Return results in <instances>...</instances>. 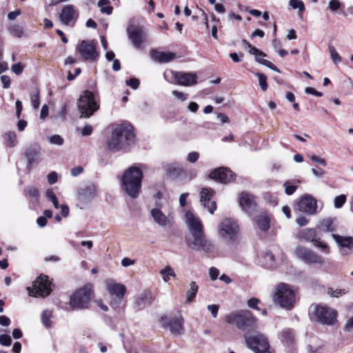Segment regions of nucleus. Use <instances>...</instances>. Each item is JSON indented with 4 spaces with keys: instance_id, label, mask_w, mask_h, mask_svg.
Instances as JSON below:
<instances>
[{
    "instance_id": "nucleus-20",
    "label": "nucleus",
    "mask_w": 353,
    "mask_h": 353,
    "mask_svg": "<svg viewBox=\"0 0 353 353\" xmlns=\"http://www.w3.org/2000/svg\"><path fill=\"white\" fill-rule=\"evenodd\" d=\"M172 74L179 85L191 86L196 83L197 76L194 72H173Z\"/></svg>"
},
{
    "instance_id": "nucleus-48",
    "label": "nucleus",
    "mask_w": 353,
    "mask_h": 353,
    "mask_svg": "<svg viewBox=\"0 0 353 353\" xmlns=\"http://www.w3.org/2000/svg\"><path fill=\"white\" fill-rule=\"evenodd\" d=\"M346 201V196L345 194H341L337 196L334 199V207L336 208H341Z\"/></svg>"
},
{
    "instance_id": "nucleus-54",
    "label": "nucleus",
    "mask_w": 353,
    "mask_h": 353,
    "mask_svg": "<svg viewBox=\"0 0 353 353\" xmlns=\"http://www.w3.org/2000/svg\"><path fill=\"white\" fill-rule=\"evenodd\" d=\"M341 6V2L339 0H331L329 2L328 8L332 11H336Z\"/></svg>"
},
{
    "instance_id": "nucleus-61",
    "label": "nucleus",
    "mask_w": 353,
    "mask_h": 353,
    "mask_svg": "<svg viewBox=\"0 0 353 353\" xmlns=\"http://www.w3.org/2000/svg\"><path fill=\"white\" fill-rule=\"evenodd\" d=\"M310 159L313 162L318 163L322 165L323 166L326 165L325 160L324 159H322V158L316 156V155H312L310 157Z\"/></svg>"
},
{
    "instance_id": "nucleus-15",
    "label": "nucleus",
    "mask_w": 353,
    "mask_h": 353,
    "mask_svg": "<svg viewBox=\"0 0 353 353\" xmlns=\"http://www.w3.org/2000/svg\"><path fill=\"white\" fill-rule=\"evenodd\" d=\"M298 210L306 214L313 215L317 213L316 200L310 194H305L297 203Z\"/></svg>"
},
{
    "instance_id": "nucleus-11",
    "label": "nucleus",
    "mask_w": 353,
    "mask_h": 353,
    "mask_svg": "<svg viewBox=\"0 0 353 353\" xmlns=\"http://www.w3.org/2000/svg\"><path fill=\"white\" fill-rule=\"evenodd\" d=\"M313 319L323 325H333L336 321L337 312L326 305H316L312 312Z\"/></svg>"
},
{
    "instance_id": "nucleus-34",
    "label": "nucleus",
    "mask_w": 353,
    "mask_h": 353,
    "mask_svg": "<svg viewBox=\"0 0 353 353\" xmlns=\"http://www.w3.org/2000/svg\"><path fill=\"white\" fill-rule=\"evenodd\" d=\"M265 56H266L265 54V55L257 54L255 57V60L260 64H262V65L269 68L270 69H271L278 73H280L281 72L280 70L274 64L271 63L270 61H268L264 59V57Z\"/></svg>"
},
{
    "instance_id": "nucleus-51",
    "label": "nucleus",
    "mask_w": 353,
    "mask_h": 353,
    "mask_svg": "<svg viewBox=\"0 0 353 353\" xmlns=\"http://www.w3.org/2000/svg\"><path fill=\"white\" fill-rule=\"evenodd\" d=\"M199 158V153L198 152H191L188 154L187 161L191 163H196Z\"/></svg>"
},
{
    "instance_id": "nucleus-29",
    "label": "nucleus",
    "mask_w": 353,
    "mask_h": 353,
    "mask_svg": "<svg viewBox=\"0 0 353 353\" xmlns=\"http://www.w3.org/2000/svg\"><path fill=\"white\" fill-rule=\"evenodd\" d=\"M254 223L259 229L263 232H266L270 228V220L269 216L265 214H260L254 217Z\"/></svg>"
},
{
    "instance_id": "nucleus-32",
    "label": "nucleus",
    "mask_w": 353,
    "mask_h": 353,
    "mask_svg": "<svg viewBox=\"0 0 353 353\" xmlns=\"http://www.w3.org/2000/svg\"><path fill=\"white\" fill-rule=\"evenodd\" d=\"M334 220L332 218H326L322 219L319 224V228L326 232H332L336 230V226L334 223Z\"/></svg>"
},
{
    "instance_id": "nucleus-10",
    "label": "nucleus",
    "mask_w": 353,
    "mask_h": 353,
    "mask_svg": "<svg viewBox=\"0 0 353 353\" xmlns=\"http://www.w3.org/2000/svg\"><path fill=\"white\" fill-rule=\"evenodd\" d=\"M28 294L32 296L45 297L48 296L51 291V281L46 275L41 274L32 283V287H28Z\"/></svg>"
},
{
    "instance_id": "nucleus-4",
    "label": "nucleus",
    "mask_w": 353,
    "mask_h": 353,
    "mask_svg": "<svg viewBox=\"0 0 353 353\" xmlns=\"http://www.w3.org/2000/svg\"><path fill=\"white\" fill-rule=\"evenodd\" d=\"M273 301L283 308L291 310L296 303L295 292L289 285L281 283L275 288Z\"/></svg>"
},
{
    "instance_id": "nucleus-18",
    "label": "nucleus",
    "mask_w": 353,
    "mask_h": 353,
    "mask_svg": "<svg viewBox=\"0 0 353 353\" xmlns=\"http://www.w3.org/2000/svg\"><path fill=\"white\" fill-rule=\"evenodd\" d=\"M209 177L222 183H228L234 180L233 172L225 167H221L212 171Z\"/></svg>"
},
{
    "instance_id": "nucleus-39",
    "label": "nucleus",
    "mask_w": 353,
    "mask_h": 353,
    "mask_svg": "<svg viewBox=\"0 0 353 353\" xmlns=\"http://www.w3.org/2000/svg\"><path fill=\"white\" fill-rule=\"evenodd\" d=\"M347 293L345 289H334L328 288L327 289V294L331 297L339 298Z\"/></svg>"
},
{
    "instance_id": "nucleus-8",
    "label": "nucleus",
    "mask_w": 353,
    "mask_h": 353,
    "mask_svg": "<svg viewBox=\"0 0 353 353\" xmlns=\"http://www.w3.org/2000/svg\"><path fill=\"white\" fill-rule=\"evenodd\" d=\"M244 338L248 347L255 353H271L268 351V341L263 334L254 331L252 333H245Z\"/></svg>"
},
{
    "instance_id": "nucleus-1",
    "label": "nucleus",
    "mask_w": 353,
    "mask_h": 353,
    "mask_svg": "<svg viewBox=\"0 0 353 353\" xmlns=\"http://www.w3.org/2000/svg\"><path fill=\"white\" fill-rule=\"evenodd\" d=\"M132 128L129 125H118L112 131L110 138L107 141L108 148L112 152H117L129 145L134 139Z\"/></svg>"
},
{
    "instance_id": "nucleus-22",
    "label": "nucleus",
    "mask_w": 353,
    "mask_h": 353,
    "mask_svg": "<svg viewBox=\"0 0 353 353\" xmlns=\"http://www.w3.org/2000/svg\"><path fill=\"white\" fill-rule=\"evenodd\" d=\"M332 238L341 249V253L346 255L353 250V237L343 236L336 234H332Z\"/></svg>"
},
{
    "instance_id": "nucleus-63",
    "label": "nucleus",
    "mask_w": 353,
    "mask_h": 353,
    "mask_svg": "<svg viewBox=\"0 0 353 353\" xmlns=\"http://www.w3.org/2000/svg\"><path fill=\"white\" fill-rule=\"evenodd\" d=\"M92 127L90 125H85L84 128L81 130V134L83 136H89L92 132Z\"/></svg>"
},
{
    "instance_id": "nucleus-47",
    "label": "nucleus",
    "mask_w": 353,
    "mask_h": 353,
    "mask_svg": "<svg viewBox=\"0 0 353 353\" xmlns=\"http://www.w3.org/2000/svg\"><path fill=\"white\" fill-rule=\"evenodd\" d=\"M290 5L293 9L298 8L299 11L301 12H303L305 9L303 3L300 0H290Z\"/></svg>"
},
{
    "instance_id": "nucleus-7",
    "label": "nucleus",
    "mask_w": 353,
    "mask_h": 353,
    "mask_svg": "<svg viewBox=\"0 0 353 353\" xmlns=\"http://www.w3.org/2000/svg\"><path fill=\"white\" fill-rule=\"evenodd\" d=\"M94 94L89 90H85L80 96L78 101V108L80 112V117L88 118L99 109V105L96 101Z\"/></svg>"
},
{
    "instance_id": "nucleus-5",
    "label": "nucleus",
    "mask_w": 353,
    "mask_h": 353,
    "mask_svg": "<svg viewBox=\"0 0 353 353\" xmlns=\"http://www.w3.org/2000/svg\"><path fill=\"white\" fill-rule=\"evenodd\" d=\"M93 291L90 285H85L74 292L70 299L69 305L72 310H84L89 307Z\"/></svg>"
},
{
    "instance_id": "nucleus-36",
    "label": "nucleus",
    "mask_w": 353,
    "mask_h": 353,
    "mask_svg": "<svg viewBox=\"0 0 353 353\" xmlns=\"http://www.w3.org/2000/svg\"><path fill=\"white\" fill-rule=\"evenodd\" d=\"M160 274L163 276V280L164 282L167 283L170 277H176V274L170 265L165 266L163 269L161 270L159 272Z\"/></svg>"
},
{
    "instance_id": "nucleus-19",
    "label": "nucleus",
    "mask_w": 353,
    "mask_h": 353,
    "mask_svg": "<svg viewBox=\"0 0 353 353\" xmlns=\"http://www.w3.org/2000/svg\"><path fill=\"white\" fill-rule=\"evenodd\" d=\"M77 17L78 13L72 5L64 6L59 15L60 21L65 26L73 25Z\"/></svg>"
},
{
    "instance_id": "nucleus-3",
    "label": "nucleus",
    "mask_w": 353,
    "mask_h": 353,
    "mask_svg": "<svg viewBox=\"0 0 353 353\" xmlns=\"http://www.w3.org/2000/svg\"><path fill=\"white\" fill-rule=\"evenodd\" d=\"M225 320L242 330L254 329L258 325L257 318L249 310L232 312L225 316Z\"/></svg>"
},
{
    "instance_id": "nucleus-31",
    "label": "nucleus",
    "mask_w": 353,
    "mask_h": 353,
    "mask_svg": "<svg viewBox=\"0 0 353 353\" xmlns=\"http://www.w3.org/2000/svg\"><path fill=\"white\" fill-rule=\"evenodd\" d=\"M152 295L150 292L145 291L140 294L136 300V305L139 309L143 308L147 304L151 303Z\"/></svg>"
},
{
    "instance_id": "nucleus-27",
    "label": "nucleus",
    "mask_w": 353,
    "mask_h": 353,
    "mask_svg": "<svg viewBox=\"0 0 353 353\" xmlns=\"http://www.w3.org/2000/svg\"><path fill=\"white\" fill-rule=\"evenodd\" d=\"M151 58L160 63L170 62L176 58V54L171 52H159L155 50H150Z\"/></svg>"
},
{
    "instance_id": "nucleus-6",
    "label": "nucleus",
    "mask_w": 353,
    "mask_h": 353,
    "mask_svg": "<svg viewBox=\"0 0 353 353\" xmlns=\"http://www.w3.org/2000/svg\"><path fill=\"white\" fill-rule=\"evenodd\" d=\"M185 241L188 248L197 252L211 253L214 250V244L206 237L204 232L189 234L186 236Z\"/></svg>"
},
{
    "instance_id": "nucleus-58",
    "label": "nucleus",
    "mask_w": 353,
    "mask_h": 353,
    "mask_svg": "<svg viewBox=\"0 0 353 353\" xmlns=\"http://www.w3.org/2000/svg\"><path fill=\"white\" fill-rule=\"evenodd\" d=\"M208 310L211 312L214 318L217 316L219 311V306L217 305H208Z\"/></svg>"
},
{
    "instance_id": "nucleus-42",
    "label": "nucleus",
    "mask_w": 353,
    "mask_h": 353,
    "mask_svg": "<svg viewBox=\"0 0 353 353\" xmlns=\"http://www.w3.org/2000/svg\"><path fill=\"white\" fill-rule=\"evenodd\" d=\"M30 99L32 108L34 109L39 108L40 105V98L39 92L38 90H36L34 92L31 93Z\"/></svg>"
},
{
    "instance_id": "nucleus-17",
    "label": "nucleus",
    "mask_w": 353,
    "mask_h": 353,
    "mask_svg": "<svg viewBox=\"0 0 353 353\" xmlns=\"http://www.w3.org/2000/svg\"><path fill=\"white\" fill-rule=\"evenodd\" d=\"M107 290L111 295H114L116 296V301H111V305L113 307H117L120 304L125 293V285L120 283H115L112 281H108Z\"/></svg>"
},
{
    "instance_id": "nucleus-64",
    "label": "nucleus",
    "mask_w": 353,
    "mask_h": 353,
    "mask_svg": "<svg viewBox=\"0 0 353 353\" xmlns=\"http://www.w3.org/2000/svg\"><path fill=\"white\" fill-rule=\"evenodd\" d=\"M344 330L346 332L353 330V316L347 321L344 326Z\"/></svg>"
},
{
    "instance_id": "nucleus-25",
    "label": "nucleus",
    "mask_w": 353,
    "mask_h": 353,
    "mask_svg": "<svg viewBox=\"0 0 353 353\" xmlns=\"http://www.w3.org/2000/svg\"><path fill=\"white\" fill-rule=\"evenodd\" d=\"M239 205L243 210L250 212L254 210L256 207L255 197L248 193L241 192L239 194Z\"/></svg>"
},
{
    "instance_id": "nucleus-26",
    "label": "nucleus",
    "mask_w": 353,
    "mask_h": 353,
    "mask_svg": "<svg viewBox=\"0 0 353 353\" xmlns=\"http://www.w3.org/2000/svg\"><path fill=\"white\" fill-rule=\"evenodd\" d=\"M41 147L37 145L29 146L26 151V157L28 159V166L39 163L40 160Z\"/></svg>"
},
{
    "instance_id": "nucleus-12",
    "label": "nucleus",
    "mask_w": 353,
    "mask_h": 353,
    "mask_svg": "<svg viewBox=\"0 0 353 353\" xmlns=\"http://www.w3.org/2000/svg\"><path fill=\"white\" fill-rule=\"evenodd\" d=\"M126 31L133 46L137 49H141L148 37L145 28L139 25L130 24Z\"/></svg>"
},
{
    "instance_id": "nucleus-41",
    "label": "nucleus",
    "mask_w": 353,
    "mask_h": 353,
    "mask_svg": "<svg viewBox=\"0 0 353 353\" xmlns=\"http://www.w3.org/2000/svg\"><path fill=\"white\" fill-rule=\"evenodd\" d=\"M256 76L258 77L259 85L263 91H266L268 87L267 77L263 74L257 72Z\"/></svg>"
},
{
    "instance_id": "nucleus-21",
    "label": "nucleus",
    "mask_w": 353,
    "mask_h": 353,
    "mask_svg": "<svg viewBox=\"0 0 353 353\" xmlns=\"http://www.w3.org/2000/svg\"><path fill=\"white\" fill-rule=\"evenodd\" d=\"M185 222L188 227L190 234L204 232L203 226L200 219L196 216L192 212H187L185 213Z\"/></svg>"
},
{
    "instance_id": "nucleus-56",
    "label": "nucleus",
    "mask_w": 353,
    "mask_h": 353,
    "mask_svg": "<svg viewBox=\"0 0 353 353\" xmlns=\"http://www.w3.org/2000/svg\"><path fill=\"white\" fill-rule=\"evenodd\" d=\"M23 70V67L21 64V63H20V62L12 65V71L17 75L21 74Z\"/></svg>"
},
{
    "instance_id": "nucleus-62",
    "label": "nucleus",
    "mask_w": 353,
    "mask_h": 353,
    "mask_svg": "<svg viewBox=\"0 0 353 353\" xmlns=\"http://www.w3.org/2000/svg\"><path fill=\"white\" fill-rule=\"evenodd\" d=\"M57 174L56 172H52L48 175V181L50 184L52 185V184L55 183L57 182Z\"/></svg>"
},
{
    "instance_id": "nucleus-40",
    "label": "nucleus",
    "mask_w": 353,
    "mask_h": 353,
    "mask_svg": "<svg viewBox=\"0 0 353 353\" xmlns=\"http://www.w3.org/2000/svg\"><path fill=\"white\" fill-rule=\"evenodd\" d=\"M328 50L330 54L331 59L335 64H337L341 61V57L339 55V54L336 52L334 46H333L332 45H330L328 46Z\"/></svg>"
},
{
    "instance_id": "nucleus-13",
    "label": "nucleus",
    "mask_w": 353,
    "mask_h": 353,
    "mask_svg": "<svg viewBox=\"0 0 353 353\" xmlns=\"http://www.w3.org/2000/svg\"><path fill=\"white\" fill-rule=\"evenodd\" d=\"M294 252L298 259L307 264L323 265L325 263L323 257L304 246H297Z\"/></svg>"
},
{
    "instance_id": "nucleus-16",
    "label": "nucleus",
    "mask_w": 353,
    "mask_h": 353,
    "mask_svg": "<svg viewBox=\"0 0 353 353\" xmlns=\"http://www.w3.org/2000/svg\"><path fill=\"white\" fill-rule=\"evenodd\" d=\"M161 323L163 327L170 329L172 334L174 335H180L183 332V319L181 316L169 318L162 317Z\"/></svg>"
},
{
    "instance_id": "nucleus-33",
    "label": "nucleus",
    "mask_w": 353,
    "mask_h": 353,
    "mask_svg": "<svg viewBox=\"0 0 353 353\" xmlns=\"http://www.w3.org/2000/svg\"><path fill=\"white\" fill-rule=\"evenodd\" d=\"M198 292V285L196 282L192 281L190 283V288L187 290L185 293L186 296V303H191L193 301L196 294Z\"/></svg>"
},
{
    "instance_id": "nucleus-28",
    "label": "nucleus",
    "mask_w": 353,
    "mask_h": 353,
    "mask_svg": "<svg viewBox=\"0 0 353 353\" xmlns=\"http://www.w3.org/2000/svg\"><path fill=\"white\" fill-rule=\"evenodd\" d=\"M95 195V187L93 185L81 188L78 192V199L82 203L89 202Z\"/></svg>"
},
{
    "instance_id": "nucleus-44",
    "label": "nucleus",
    "mask_w": 353,
    "mask_h": 353,
    "mask_svg": "<svg viewBox=\"0 0 353 353\" xmlns=\"http://www.w3.org/2000/svg\"><path fill=\"white\" fill-rule=\"evenodd\" d=\"M48 141L53 145H61L63 144V139L59 134H54L48 138Z\"/></svg>"
},
{
    "instance_id": "nucleus-55",
    "label": "nucleus",
    "mask_w": 353,
    "mask_h": 353,
    "mask_svg": "<svg viewBox=\"0 0 353 353\" xmlns=\"http://www.w3.org/2000/svg\"><path fill=\"white\" fill-rule=\"evenodd\" d=\"M172 94L179 101H184L188 99V94H185L183 92L174 90L172 92Z\"/></svg>"
},
{
    "instance_id": "nucleus-35",
    "label": "nucleus",
    "mask_w": 353,
    "mask_h": 353,
    "mask_svg": "<svg viewBox=\"0 0 353 353\" xmlns=\"http://www.w3.org/2000/svg\"><path fill=\"white\" fill-rule=\"evenodd\" d=\"M4 139L7 146L12 148L17 143V134L14 132H8L4 134Z\"/></svg>"
},
{
    "instance_id": "nucleus-30",
    "label": "nucleus",
    "mask_w": 353,
    "mask_h": 353,
    "mask_svg": "<svg viewBox=\"0 0 353 353\" xmlns=\"http://www.w3.org/2000/svg\"><path fill=\"white\" fill-rule=\"evenodd\" d=\"M297 236L301 239L314 243L316 240V232L313 228H305L301 230L298 233Z\"/></svg>"
},
{
    "instance_id": "nucleus-59",
    "label": "nucleus",
    "mask_w": 353,
    "mask_h": 353,
    "mask_svg": "<svg viewBox=\"0 0 353 353\" xmlns=\"http://www.w3.org/2000/svg\"><path fill=\"white\" fill-rule=\"evenodd\" d=\"M1 81L3 83V88L7 89L10 86V78L7 75H2L1 77Z\"/></svg>"
},
{
    "instance_id": "nucleus-46",
    "label": "nucleus",
    "mask_w": 353,
    "mask_h": 353,
    "mask_svg": "<svg viewBox=\"0 0 353 353\" xmlns=\"http://www.w3.org/2000/svg\"><path fill=\"white\" fill-rule=\"evenodd\" d=\"M313 245L321 248V251L325 254H329L330 252L329 246L320 240L316 239Z\"/></svg>"
},
{
    "instance_id": "nucleus-52",
    "label": "nucleus",
    "mask_w": 353,
    "mask_h": 353,
    "mask_svg": "<svg viewBox=\"0 0 353 353\" xmlns=\"http://www.w3.org/2000/svg\"><path fill=\"white\" fill-rule=\"evenodd\" d=\"M126 85L131 87L132 89L136 90L138 88L140 81L138 79L131 78L129 80H127L125 82Z\"/></svg>"
},
{
    "instance_id": "nucleus-50",
    "label": "nucleus",
    "mask_w": 353,
    "mask_h": 353,
    "mask_svg": "<svg viewBox=\"0 0 353 353\" xmlns=\"http://www.w3.org/2000/svg\"><path fill=\"white\" fill-rule=\"evenodd\" d=\"M26 194L30 197L37 198L39 195V191L34 187H28L26 189Z\"/></svg>"
},
{
    "instance_id": "nucleus-9",
    "label": "nucleus",
    "mask_w": 353,
    "mask_h": 353,
    "mask_svg": "<svg viewBox=\"0 0 353 353\" xmlns=\"http://www.w3.org/2000/svg\"><path fill=\"white\" fill-rule=\"evenodd\" d=\"M239 234V226L235 221L230 218L223 219L219 224L218 234L228 243L236 241Z\"/></svg>"
},
{
    "instance_id": "nucleus-24",
    "label": "nucleus",
    "mask_w": 353,
    "mask_h": 353,
    "mask_svg": "<svg viewBox=\"0 0 353 353\" xmlns=\"http://www.w3.org/2000/svg\"><path fill=\"white\" fill-rule=\"evenodd\" d=\"M150 213L154 222L159 226L166 227L172 225L173 218L170 214L166 216L159 208L152 209Z\"/></svg>"
},
{
    "instance_id": "nucleus-57",
    "label": "nucleus",
    "mask_w": 353,
    "mask_h": 353,
    "mask_svg": "<svg viewBox=\"0 0 353 353\" xmlns=\"http://www.w3.org/2000/svg\"><path fill=\"white\" fill-rule=\"evenodd\" d=\"M260 301L256 298H251L248 301V307L255 309V310H259L258 307V304L259 303Z\"/></svg>"
},
{
    "instance_id": "nucleus-49",
    "label": "nucleus",
    "mask_w": 353,
    "mask_h": 353,
    "mask_svg": "<svg viewBox=\"0 0 353 353\" xmlns=\"http://www.w3.org/2000/svg\"><path fill=\"white\" fill-rule=\"evenodd\" d=\"M12 343V339L8 334H1L0 335V344L3 346H10Z\"/></svg>"
},
{
    "instance_id": "nucleus-60",
    "label": "nucleus",
    "mask_w": 353,
    "mask_h": 353,
    "mask_svg": "<svg viewBox=\"0 0 353 353\" xmlns=\"http://www.w3.org/2000/svg\"><path fill=\"white\" fill-rule=\"evenodd\" d=\"M209 274L212 280H216L219 274V271L216 268H211L209 270Z\"/></svg>"
},
{
    "instance_id": "nucleus-2",
    "label": "nucleus",
    "mask_w": 353,
    "mask_h": 353,
    "mask_svg": "<svg viewBox=\"0 0 353 353\" xmlns=\"http://www.w3.org/2000/svg\"><path fill=\"white\" fill-rule=\"evenodd\" d=\"M143 172L136 167L127 169L121 177L122 190L130 197L137 198L141 187Z\"/></svg>"
},
{
    "instance_id": "nucleus-23",
    "label": "nucleus",
    "mask_w": 353,
    "mask_h": 353,
    "mask_svg": "<svg viewBox=\"0 0 353 353\" xmlns=\"http://www.w3.org/2000/svg\"><path fill=\"white\" fill-rule=\"evenodd\" d=\"M214 193V191L209 188H203L200 192V201L204 207L208 208L210 214H213L216 209V202L211 201Z\"/></svg>"
},
{
    "instance_id": "nucleus-38",
    "label": "nucleus",
    "mask_w": 353,
    "mask_h": 353,
    "mask_svg": "<svg viewBox=\"0 0 353 353\" xmlns=\"http://www.w3.org/2000/svg\"><path fill=\"white\" fill-rule=\"evenodd\" d=\"M51 317H52V312L48 310H46L42 312L41 314V321L44 326L46 327H51Z\"/></svg>"
},
{
    "instance_id": "nucleus-37",
    "label": "nucleus",
    "mask_w": 353,
    "mask_h": 353,
    "mask_svg": "<svg viewBox=\"0 0 353 353\" xmlns=\"http://www.w3.org/2000/svg\"><path fill=\"white\" fill-rule=\"evenodd\" d=\"M165 169L168 174L173 176H177L181 173L183 172V169L182 168L176 166L174 163L167 164L165 166Z\"/></svg>"
},
{
    "instance_id": "nucleus-53",
    "label": "nucleus",
    "mask_w": 353,
    "mask_h": 353,
    "mask_svg": "<svg viewBox=\"0 0 353 353\" xmlns=\"http://www.w3.org/2000/svg\"><path fill=\"white\" fill-rule=\"evenodd\" d=\"M285 192L288 195L292 194L296 190L297 187L296 185H290L288 182L285 183Z\"/></svg>"
},
{
    "instance_id": "nucleus-43",
    "label": "nucleus",
    "mask_w": 353,
    "mask_h": 353,
    "mask_svg": "<svg viewBox=\"0 0 353 353\" xmlns=\"http://www.w3.org/2000/svg\"><path fill=\"white\" fill-rule=\"evenodd\" d=\"M10 32L17 37H21L23 33V29L19 25H12L9 28Z\"/></svg>"
},
{
    "instance_id": "nucleus-14",
    "label": "nucleus",
    "mask_w": 353,
    "mask_h": 353,
    "mask_svg": "<svg viewBox=\"0 0 353 353\" xmlns=\"http://www.w3.org/2000/svg\"><path fill=\"white\" fill-rule=\"evenodd\" d=\"M77 50L85 61H96L99 57L94 41H82L78 45Z\"/></svg>"
},
{
    "instance_id": "nucleus-45",
    "label": "nucleus",
    "mask_w": 353,
    "mask_h": 353,
    "mask_svg": "<svg viewBox=\"0 0 353 353\" xmlns=\"http://www.w3.org/2000/svg\"><path fill=\"white\" fill-rule=\"evenodd\" d=\"M313 245L321 248V251L325 254H329L330 252L329 246L320 240L316 239Z\"/></svg>"
}]
</instances>
